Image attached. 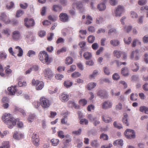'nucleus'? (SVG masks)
<instances>
[{
	"label": "nucleus",
	"mask_w": 148,
	"mask_h": 148,
	"mask_svg": "<svg viewBox=\"0 0 148 148\" xmlns=\"http://www.w3.org/2000/svg\"><path fill=\"white\" fill-rule=\"evenodd\" d=\"M96 83L94 82L89 83L87 86V88L88 90H90L94 88L96 86Z\"/></svg>",
	"instance_id": "23"
},
{
	"label": "nucleus",
	"mask_w": 148,
	"mask_h": 148,
	"mask_svg": "<svg viewBox=\"0 0 148 148\" xmlns=\"http://www.w3.org/2000/svg\"><path fill=\"white\" fill-rule=\"evenodd\" d=\"M8 90L9 91V94L10 95H13L16 92L17 95L18 96L21 95L22 93L21 90H16V86H12V87H9L8 88Z\"/></svg>",
	"instance_id": "4"
},
{
	"label": "nucleus",
	"mask_w": 148,
	"mask_h": 148,
	"mask_svg": "<svg viewBox=\"0 0 148 148\" xmlns=\"http://www.w3.org/2000/svg\"><path fill=\"white\" fill-rule=\"evenodd\" d=\"M114 33L116 34L117 33V31L115 28H113L110 29L108 32V34H110L112 33Z\"/></svg>",
	"instance_id": "62"
},
{
	"label": "nucleus",
	"mask_w": 148,
	"mask_h": 148,
	"mask_svg": "<svg viewBox=\"0 0 148 148\" xmlns=\"http://www.w3.org/2000/svg\"><path fill=\"white\" fill-rule=\"evenodd\" d=\"M59 17L60 20L63 22H67L68 20V16L66 13H61L59 15Z\"/></svg>",
	"instance_id": "16"
},
{
	"label": "nucleus",
	"mask_w": 148,
	"mask_h": 148,
	"mask_svg": "<svg viewBox=\"0 0 148 148\" xmlns=\"http://www.w3.org/2000/svg\"><path fill=\"white\" fill-rule=\"evenodd\" d=\"M40 101L42 107L44 110H47L50 106V100L45 97H41L40 99Z\"/></svg>",
	"instance_id": "3"
},
{
	"label": "nucleus",
	"mask_w": 148,
	"mask_h": 148,
	"mask_svg": "<svg viewBox=\"0 0 148 148\" xmlns=\"http://www.w3.org/2000/svg\"><path fill=\"white\" fill-rule=\"evenodd\" d=\"M39 59L43 63L49 64L53 61L51 58H49L47 52L45 51H40L38 55Z\"/></svg>",
	"instance_id": "2"
},
{
	"label": "nucleus",
	"mask_w": 148,
	"mask_h": 148,
	"mask_svg": "<svg viewBox=\"0 0 148 148\" xmlns=\"http://www.w3.org/2000/svg\"><path fill=\"white\" fill-rule=\"evenodd\" d=\"M59 97L60 100L63 102H66L69 99V95L65 92L61 94Z\"/></svg>",
	"instance_id": "12"
},
{
	"label": "nucleus",
	"mask_w": 148,
	"mask_h": 148,
	"mask_svg": "<svg viewBox=\"0 0 148 148\" xmlns=\"http://www.w3.org/2000/svg\"><path fill=\"white\" fill-rule=\"evenodd\" d=\"M99 74V71L97 70H94L93 73L90 75V77L92 78H94L96 76Z\"/></svg>",
	"instance_id": "57"
},
{
	"label": "nucleus",
	"mask_w": 148,
	"mask_h": 148,
	"mask_svg": "<svg viewBox=\"0 0 148 148\" xmlns=\"http://www.w3.org/2000/svg\"><path fill=\"white\" fill-rule=\"evenodd\" d=\"M72 85V82L69 81H65L64 83V86L67 88L70 87Z\"/></svg>",
	"instance_id": "40"
},
{
	"label": "nucleus",
	"mask_w": 148,
	"mask_h": 148,
	"mask_svg": "<svg viewBox=\"0 0 148 148\" xmlns=\"http://www.w3.org/2000/svg\"><path fill=\"white\" fill-rule=\"evenodd\" d=\"M124 10V9L123 6L121 5L118 6L114 11L115 16L116 17L121 16Z\"/></svg>",
	"instance_id": "9"
},
{
	"label": "nucleus",
	"mask_w": 148,
	"mask_h": 148,
	"mask_svg": "<svg viewBox=\"0 0 148 148\" xmlns=\"http://www.w3.org/2000/svg\"><path fill=\"white\" fill-rule=\"evenodd\" d=\"M91 146L93 147L98 148L100 146V144L97 139L92 140L90 142Z\"/></svg>",
	"instance_id": "15"
},
{
	"label": "nucleus",
	"mask_w": 148,
	"mask_h": 148,
	"mask_svg": "<svg viewBox=\"0 0 148 148\" xmlns=\"http://www.w3.org/2000/svg\"><path fill=\"white\" fill-rule=\"evenodd\" d=\"M60 3L63 6H66L68 4L67 0H60Z\"/></svg>",
	"instance_id": "45"
},
{
	"label": "nucleus",
	"mask_w": 148,
	"mask_h": 148,
	"mask_svg": "<svg viewBox=\"0 0 148 148\" xmlns=\"http://www.w3.org/2000/svg\"><path fill=\"white\" fill-rule=\"evenodd\" d=\"M127 117L128 115L127 114L124 113L122 120L123 123L126 126L129 125V123H128L127 121Z\"/></svg>",
	"instance_id": "21"
},
{
	"label": "nucleus",
	"mask_w": 148,
	"mask_h": 148,
	"mask_svg": "<svg viewBox=\"0 0 148 148\" xmlns=\"http://www.w3.org/2000/svg\"><path fill=\"white\" fill-rule=\"evenodd\" d=\"M112 103L110 101H105L102 104V108L104 109H108L111 108L112 106Z\"/></svg>",
	"instance_id": "10"
},
{
	"label": "nucleus",
	"mask_w": 148,
	"mask_h": 148,
	"mask_svg": "<svg viewBox=\"0 0 148 148\" xmlns=\"http://www.w3.org/2000/svg\"><path fill=\"white\" fill-rule=\"evenodd\" d=\"M97 8L100 11H103L106 8L105 3L104 2L101 3L97 5Z\"/></svg>",
	"instance_id": "17"
},
{
	"label": "nucleus",
	"mask_w": 148,
	"mask_h": 148,
	"mask_svg": "<svg viewBox=\"0 0 148 148\" xmlns=\"http://www.w3.org/2000/svg\"><path fill=\"white\" fill-rule=\"evenodd\" d=\"M81 74L78 72H75L71 75V77L73 78H77L80 77Z\"/></svg>",
	"instance_id": "42"
},
{
	"label": "nucleus",
	"mask_w": 148,
	"mask_h": 148,
	"mask_svg": "<svg viewBox=\"0 0 148 148\" xmlns=\"http://www.w3.org/2000/svg\"><path fill=\"white\" fill-rule=\"evenodd\" d=\"M96 116H93L92 114H88L87 116V117L88 119L91 122H92L94 118Z\"/></svg>",
	"instance_id": "53"
},
{
	"label": "nucleus",
	"mask_w": 148,
	"mask_h": 148,
	"mask_svg": "<svg viewBox=\"0 0 148 148\" xmlns=\"http://www.w3.org/2000/svg\"><path fill=\"white\" fill-rule=\"evenodd\" d=\"M96 23L98 24H100L104 21L103 18L101 16H99L96 18Z\"/></svg>",
	"instance_id": "38"
},
{
	"label": "nucleus",
	"mask_w": 148,
	"mask_h": 148,
	"mask_svg": "<svg viewBox=\"0 0 148 148\" xmlns=\"http://www.w3.org/2000/svg\"><path fill=\"white\" fill-rule=\"evenodd\" d=\"M36 115L35 114H30L28 118V120L29 122H31L33 121L36 118Z\"/></svg>",
	"instance_id": "27"
},
{
	"label": "nucleus",
	"mask_w": 148,
	"mask_h": 148,
	"mask_svg": "<svg viewBox=\"0 0 148 148\" xmlns=\"http://www.w3.org/2000/svg\"><path fill=\"white\" fill-rule=\"evenodd\" d=\"M38 35L40 37H42L46 35V32L44 31H40L38 32Z\"/></svg>",
	"instance_id": "60"
},
{
	"label": "nucleus",
	"mask_w": 148,
	"mask_h": 148,
	"mask_svg": "<svg viewBox=\"0 0 148 148\" xmlns=\"http://www.w3.org/2000/svg\"><path fill=\"white\" fill-rule=\"evenodd\" d=\"M2 119L4 123L8 125V127L11 129L15 125L16 122L17 125L19 127H21L23 126V123L22 122L19 121V119H14L10 114L5 113L2 116Z\"/></svg>",
	"instance_id": "1"
},
{
	"label": "nucleus",
	"mask_w": 148,
	"mask_h": 148,
	"mask_svg": "<svg viewBox=\"0 0 148 148\" xmlns=\"http://www.w3.org/2000/svg\"><path fill=\"white\" fill-rule=\"evenodd\" d=\"M66 48L65 47H63L60 49L58 50L57 52V54L59 55L61 53L64 52L66 51Z\"/></svg>",
	"instance_id": "55"
},
{
	"label": "nucleus",
	"mask_w": 148,
	"mask_h": 148,
	"mask_svg": "<svg viewBox=\"0 0 148 148\" xmlns=\"http://www.w3.org/2000/svg\"><path fill=\"white\" fill-rule=\"evenodd\" d=\"M51 141L53 145L56 146L58 144L59 140L58 139H53L51 140Z\"/></svg>",
	"instance_id": "35"
},
{
	"label": "nucleus",
	"mask_w": 148,
	"mask_h": 148,
	"mask_svg": "<svg viewBox=\"0 0 148 148\" xmlns=\"http://www.w3.org/2000/svg\"><path fill=\"white\" fill-rule=\"evenodd\" d=\"M113 144L114 146H122L123 145V141L122 140H118L114 141Z\"/></svg>",
	"instance_id": "24"
},
{
	"label": "nucleus",
	"mask_w": 148,
	"mask_h": 148,
	"mask_svg": "<svg viewBox=\"0 0 148 148\" xmlns=\"http://www.w3.org/2000/svg\"><path fill=\"white\" fill-rule=\"evenodd\" d=\"M83 7V4L80 1H78L76 3H74L73 4L72 7L74 9L75 8L77 9H80Z\"/></svg>",
	"instance_id": "19"
},
{
	"label": "nucleus",
	"mask_w": 148,
	"mask_h": 148,
	"mask_svg": "<svg viewBox=\"0 0 148 148\" xmlns=\"http://www.w3.org/2000/svg\"><path fill=\"white\" fill-rule=\"evenodd\" d=\"M2 146L4 148H9L10 147L9 142L8 141H4L2 143Z\"/></svg>",
	"instance_id": "39"
},
{
	"label": "nucleus",
	"mask_w": 148,
	"mask_h": 148,
	"mask_svg": "<svg viewBox=\"0 0 148 148\" xmlns=\"http://www.w3.org/2000/svg\"><path fill=\"white\" fill-rule=\"evenodd\" d=\"M127 138L129 139L133 138H135V135L134 130L127 129L124 133Z\"/></svg>",
	"instance_id": "6"
},
{
	"label": "nucleus",
	"mask_w": 148,
	"mask_h": 148,
	"mask_svg": "<svg viewBox=\"0 0 148 148\" xmlns=\"http://www.w3.org/2000/svg\"><path fill=\"white\" fill-rule=\"evenodd\" d=\"M120 76L117 73H114L112 76L113 79L115 80H117L120 78Z\"/></svg>",
	"instance_id": "47"
},
{
	"label": "nucleus",
	"mask_w": 148,
	"mask_h": 148,
	"mask_svg": "<svg viewBox=\"0 0 148 148\" xmlns=\"http://www.w3.org/2000/svg\"><path fill=\"white\" fill-rule=\"evenodd\" d=\"M140 111L141 112H144L146 114H148V108L145 106H141L140 108Z\"/></svg>",
	"instance_id": "29"
},
{
	"label": "nucleus",
	"mask_w": 148,
	"mask_h": 148,
	"mask_svg": "<svg viewBox=\"0 0 148 148\" xmlns=\"http://www.w3.org/2000/svg\"><path fill=\"white\" fill-rule=\"evenodd\" d=\"M58 136L61 138H63L65 137L64 132L62 131H59L58 132Z\"/></svg>",
	"instance_id": "52"
},
{
	"label": "nucleus",
	"mask_w": 148,
	"mask_h": 148,
	"mask_svg": "<svg viewBox=\"0 0 148 148\" xmlns=\"http://www.w3.org/2000/svg\"><path fill=\"white\" fill-rule=\"evenodd\" d=\"M100 138L103 139L104 140H107L108 139V136L107 135L102 133L100 135Z\"/></svg>",
	"instance_id": "43"
},
{
	"label": "nucleus",
	"mask_w": 148,
	"mask_h": 148,
	"mask_svg": "<svg viewBox=\"0 0 148 148\" xmlns=\"http://www.w3.org/2000/svg\"><path fill=\"white\" fill-rule=\"evenodd\" d=\"M93 124L95 126H97L98 125L100 124V122L99 120V119H98L97 117L94 118V119L93 120Z\"/></svg>",
	"instance_id": "41"
},
{
	"label": "nucleus",
	"mask_w": 148,
	"mask_h": 148,
	"mask_svg": "<svg viewBox=\"0 0 148 148\" xmlns=\"http://www.w3.org/2000/svg\"><path fill=\"white\" fill-rule=\"evenodd\" d=\"M71 138L64 139L63 140V142L65 146H66L68 145V143L71 142Z\"/></svg>",
	"instance_id": "54"
},
{
	"label": "nucleus",
	"mask_w": 148,
	"mask_h": 148,
	"mask_svg": "<svg viewBox=\"0 0 148 148\" xmlns=\"http://www.w3.org/2000/svg\"><path fill=\"white\" fill-rule=\"evenodd\" d=\"M67 116L66 115L64 116L63 118H62L61 120V123L62 124H67Z\"/></svg>",
	"instance_id": "46"
},
{
	"label": "nucleus",
	"mask_w": 148,
	"mask_h": 148,
	"mask_svg": "<svg viewBox=\"0 0 148 148\" xmlns=\"http://www.w3.org/2000/svg\"><path fill=\"white\" fill-rule=\"evenodd\" d=\"M83 56L86 60H89L90 59L92 56V55L90 53L86 52L84 53Z\"/></svg>",
	"instance_id": "32"
},
{
	"label": "nucleus",
	"mask_w": 148,
	"mask_h": 148,
	"mask_svg": "<svg viewBox=\"0 0 148 148\" xmlns=\"http://www.w3.org/2000/svg\"><path fill=\"white\" fill-rule=\"evenodd\" d=\"M24 24L25 26L29 28L31 27L34 26L35 25V22L32 18L29 19L27 18H25L24 19Z\"/></svg>",
	"instance_id": "8"
},
{
	"label": "nucleus",
	"mask_w": 148,
	"mask_h": 148,
	"mask_svg": "<svg viewBox=\"0 0 148 148\" xmlns=\"http://www.w3.org/2000/svg\"><path fill=\"white\" fill-rule=\"evenodd\" d=\"M139 53V51L138 50H136L135 51H133L130 56V58L131 59H133L134 58V54H138Z\"/></svg>",
	"instance_id": "56"
},
{
	"label": "nucleus",
	"mask_w": 148,
	"mask_h": 148,
	"mask_svg": "<svg viewBox=\"0 0 148 148\" xmlns=\"http://www.w3.org/2000/svg\"><path fill=\"white\" fill-rule=\"evenodd\" d=\"M37 134H33V135L32 136V141L34 145L37 146L39 145V138L36 137Z\"/></svg>",
	"instance_id": "14"
},
{
	"label": "nucleus",
	"mask_w": 148,
	"mask_h": 148,
	"mask_svg": "<svg viewBox=\"0 0 148 148\" xmlns=\"http://www.w3.org/2000/svg\"><path fill=\"white\" fill-rule=\"evenodd\" d=\"M87 109L88 111H91V110H94L95 109V106L92 104L89 105L87 107Z\"/></svg>",
	"instance_id": "61"
},
{
	"label": "nucleus",
	"mask_w": 148,
	"mask_h": 148,
	"mask_svg": "<svg viewBox=\"0 0 148 148\" xmlns=\"http://www.w3.org/2000/svg\"><path fill=\"white\" fill-rule=\"evenodd\" d=\"M103 71L105 74L107 75H110V72L108 68L106 66L104 67L103 68Z\"/></svg>",
	"instance_id": "37"
},
{
	"label": "nucleus",
	"mask_w": 148,
	"mask_h": 148,
	"mask_svg": "<svg viewBox=\"0 0 148 148\" xmlns=\"http://www.w3.org/2000/svg\"><path fill=\"white\" fill-rule=\"evenodd\" d=\"M0 21H2L6 24H9L10 22L8 17L5 12H2L1 13Z\"/></svg>",
	"instance_id": "7"
},
{
	"label": "nucleus",
	"mask_w": 148,
	"mask_h": 148,
	"mask_svg": "<svg viewBox=\"0 0 148 148\" xmlns=\"http://www.w3.org/2000/svg\"><path fill=\"white\" fill-rule=\"evenodd\" d=\"M87 103V101L85 99H81L79 101V104L84 106Z\"/></svg>",
	"instance_id": "48"
},
{
	"label": "nucleus",
	"mask_w": 148,
	"mask_h": 148,
	"mask_svg": "<svg viewBox=\"0 0 148 148\" xmlns=\"http://www.w3.org/2000/svg\"><path fill=\"white\" fill-rule=\"evenodd\" d=\"M76 68V66L75 65H73L71 66L70 69L68 71L69 73L73 72L75 70Z\"/></svg>",
	"instance_id": "59"
},
{
	"label": "nucleus",
	"mask_w": 148,
	"mask_h": 148,
	"mask_svg": "<svg viewBox=\"0 0 148 148\" xmlns=\"http://www.w3.org/2000/svg\"><path fill=\"white\" fill-rule=\"evenodd\" d=\"M45 77L46 79H50L53 75V73L51 70L49 68L45 69L43 71Z\"/></svg>",
	"instance_id": "5"
},
{
	"label": "nucleus",
	"mask_w": 148,
	"mask_h": 148,
	"mask_svg": "<svg viewBox=\"0 0 148 148\" xmlns=\"http://www.w3.org/2000/svg\"><path fill=\"white\" fill-rule=\"evenodd\" d=\"M101 118L103 121L105 123H108L112 121V119L105 114L103 115Z\"/></svg>",
	"instance_id": "18"
},
{
	"label": "nucleus",
	"mask_w": 148,
	"mask_h": 148,
	"mask_svg": "<svg viewBox=\"0 0 148 148\" xmlns=\"http://www.w3.org/2000/svg\"><path fill=\"white\" fill-rule=\"evenodd\" d=\"M12 37L13 38L16 40H18L21 38V36L20 32L18 30L13 32Z\"/></svg>",
	"instance_id": "11"
},
{
	"label": "nucleus",
	"mask_w": 148,
	"mask_h": 148,
	"mask_svg": "<svg viewBox=\"0 0 148 148\" xmlns=\"http://www.w3.org/2000/svg\"><path fill=\"white\" fill-rule=\"evenodd\" d=\"M44 86V83L42 81H40L38 85L36 86V89L37 90H41L43 88Z\"/></svg>",
	"instance_id": "30"
},
{
	"label": "nucleus",
	"mask_w": 148,
	"mask_h": 148,
	"mask_svg": "<svg viewBox=\"0 0 148 148\" xmlns=\"http://www.w3.org/2000/svg\"><path fill=\"white\" fill-rule=\"evenodd\" d=\"M73 62L72 58L71 57H67L65 60V63L67 65H69L71 64Z\"/></svg>",
	"instance_id": "22"
},
{
	"label": "nucleus",
	"mask_w": 148,
	"mask_h": 148,
	"mask_svg": "<svg viewBox=\"0 0 148 148\" xmlns=\"http://www.w3.org/2000/svg\"><path fill=\"white\" fill-rule=\"evenodd\" d=\"M88 29L89 31L92 33L94 32L95 31V28L93 26H89Z\"/></svg>",
	"instance_id": "63"
},
{
	"label": "nucleus",
	"mask_w": 148,
	"mask_h": 148,
	"mask_svg": "<svg viewBox=\"0 0 148 148\" xmlns=\"http://www.w3.org/2000/svg\"><path fill=\"white\" fill-rule=\"evenodd\" d=\"M63 77L64 76L63 75L60 74H57L55 76L56 79L58 80H61L63 78Z\"/></svg>",
	"instance_id": "64"
},
{
	"label": "nucleus",
	"mask_w": 148,
	"mask_h": 148,
	"mask_svg": "<svg viewBox=\"0 0 148 148\" xmlns=\"http://www.w3.org/2000/svg\"><path fill=\"white\" fill-rule=\"evenodd\" d=\"M13 138L16 140H18L20 139V137L19 135V133L17 131L15 132L14 134Z\"/></svg>",
	"instance_id": "49"
},
{
	"label": "nucleus",
	"mask_w": 148,
	"mask_h": 148,
	"mask_svg": "<svg viewBox=\"0 0 148 148\" xmlns=\"http://www.w3.org/2000/svg\"><path fill=\"white\" fill-rule=\"evenodd\" d=\"M7 58V54L4 52H0V59H5Z\"/></svg>",
	"instance_id": "44"
},
{
	"label": "nucleus",
	"mask_w": 148,
	"mask_h": 148,
	"mask_svg": "<svg viewBox=\"0 0 148 148\" xmlns=\"http://www.w3.org/2000/svg\"><path fill=\"white\" fill-rule=\"evenodd\" d=\"M95 39V36L93 35H90L88 38V40L89 43H93Z\"/></svg>",
	"instance_id": "34"
},
{
	"label": "nucleus",
	"mask_w": 148,
	"mask_h": 148,
	"mask_svg": "<svg viewBox=\"0 0 148 148\" xmlns=\"http://www.w3.org/2000/svg\"><path fill=\"white\" fill-rule=\"evenodd\" d=\"M121 74L124 76H127L129 75V70L126 67L122 68L121 71Z\"/></svg>",
	"instance_id": "20"
},
{
	"label": "nucleus",
	"mask_w": 148,
	"mask_h": 148,
	"mask_svg": "<svg viewBox=\"0 0 148 148\" xmlns=\"http://www.w3.org/2000/svg\"><path fill=\"white\" fill-rule=\"evenodd\" d=\"M97 95L101 99L106 98L107 96L106 91L103 90H100L97 92Z\"/></svg>",
	"instance_id": "13"
},
{
	"label": "nucleus",
	"mask_w": 148,
	"mask_h": 148,
	"mask_svg": "<svg viewBox=\"0 0 148 148\" xmlns=\"http://www.w3.org/2000/svg\"><path fill=\"white\" fill-rule=\"evenodd\" d=\"M11 31L8 28H6L3 30L2 32V34L6 35L7 36H9L10 35Z\"/></svg>",
	"instance_id": "25"
},
{
	"label": "nucleus",
	"mask_w": 148,
	"mask_h": 148,
	"mask_svg": "<svg viewBox=\"0 0 148 148\" xmlns=\"http://www.w3.org/2000/svg\"><path fill=\"white\" fill-rule=\"evenodd\" d=\"M62 8V7L61 6L58 5H54L53 6L52 10L57 12L59 10H61Z\"/></svg>",
	"instance_id": "26"
},
{
	"label": "nucleus",
	"mask_w": 148,
	"mask_h": 148,
	"mask_svg": "<svg viewBox=\"0 0 148 148\" xmlns=\"http://www.w3.org/2000/svg\"><path fill=\"white\" fill-rule=\"evenodd\" d=\"M16 49H18L19 53L17 54L18 57H21L23 55V51L22 48L19 46H17L15 47Z\"/></svg>",
	"instance_id": "31"
},
{
	"label": "nucleus",
	"mask_w": 148,
	"mask_h": 148,
	"mask_svg": "<svg viewBox=\"0 0 148 148\" xmlns=\"http://www.w3.org/2000/svg\"><path fill=\"white\" fill-rule=\"evenodd\" d=\"M36 55V52L35 51L32 50H29V51L27 54V56L29 57L32 56H34Z\"/></svg>",
	"instance_id": "51"
},
{
	"label": "nucleus",
	"mask_w": 148,
	"mask_h": 148,
	"mask_svg": "<svg viewBox=\"0 0 148 148\" xmlns=\"http://www.w3.org/2000/svg\"><path fill=\"white\" fill-rule=\"evenodd\" d=\"M24 13V11L21 10H20L17 11L16 16L19 17L21 16Z\"/></svg>",
	"instance_id": "50"
},
{
	"label": "nucleus",
	"mask_w": 148,
	"mask_h": 148,
	"mask_svg": "<svg viewBox=\"0 0 148 148\" xmlns=\"http://www.w3.org/2000/svg\"><path fill=\"white\" fill-rule=\"evenodd\" d=\"M110 43L114 46H116L119 45L120 44V42L118 40H112L110 41Z\"/></svg>",
	"instance_id": "28"
},
{
	"label": "nucleus",
	"mask_w": 148,
	"mask_h": 148,
	"mask_svg": "<svg viewBox=\"0 0 148 148\" xmlns=\"http://www.w3.org/2000/svg\"><path fill=\"white\" fill-rule=\"evenodd\" d=\"M124 42L127 45H130L132 40V39L131 37H129L127 39L124 38L123 39Z\"/></svg>",
	"instance_id": "36"
},
{
	"label": "nucleus",
	"mask_w": 148,
	"mask_h": 148,
	"mask_svg": "<svg viewBox=\"0 0 148 148\" xmlns=\"http://www.w3.org/2000/svg\"><path fill=\"white\" fill-rule=\"evenodd\" d=\"M121 51H118L116 50L113 52L114 56H116L117 58H120L121 56Z\"/></svg>",
	"instance_id": "33"
},
{
	"label": "nucleus",
	"mask_w": 148,
	"mask_h": 148,
	"mask_svg": "<svg viewBox=\"0 0 148 148\" xmlns=\"http://www.w3.org/2000/svg\"><path fill=\"white\" fill-rule=\"evenodd\" d=\"M147 0H139L138 1V4L141 5H145L147 3Z\"/></svg>",
	"instance_id": "58"
}]
</instances>
